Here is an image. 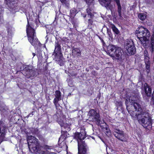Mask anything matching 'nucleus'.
I'll use <instances>...</instances> for the list:
<instances>
[{"label":"nucleus","mask_w":154,"mask_h":154,"mask_svg":"<svg viewBox=\"0 0 154 154\" xmlns=\"http://www.w3.org/2000/svg\"><path fill=\"white\" fill-rule=\"evenodd\" d=\"M144 86L145 91L146 95L148 97H150L151 96L152 93L151 88L147 83H145Z\"/></svg>","instance_id":"obj_16"},{"label":"nucleus","mask_w":154,"mask_h":154,"mask_svg":"<svg viewBox=\"0 0 154 154\" xmlns=\"http://www.w3.org/2000/svg\"><path fill=\"white\" fill-rule=\"evenodd\" d=\"M104 132L107 136H109L111 134V132L109 129L107 128H106L104 130Z\"/></svg>","instance_id":"obj_22"},{"label":"nucleus","mask_w":154,"mask_h":154,"mask_svg":"<svg viewBox=\"0 0 154 154\" xmlns=\"http://www.w3.org/2000/svg\"><path fill=\"white\" fill-rule=\"evenodd\" d=\"M72 53L73 55L75 57L80 56L81 54L80 50L77 48L72 50Z\"/></svg>","instance_id":"obj_18"},{"label":"nucleus","mask_w":154,"mask_h":154,"mask_svg":"<svg viewBox=\"0 0 154 154\" xmlns=\"http://www.w3.org/2000/svg\"><path fill=\"white\" fill-rule=\"evenodd\" d=\"M26 33L28 40L32 45L35 46L39 45L40 43L36 37L34 29L29 26H27Z\"/></svg>","instance_id":"obj_5"},{"label":"nucleus","mask_w":154,"mask_h":154,"mask_svg":"<svg viewBox=\"0 0 154 154\" xmlns=\"http://www.w3.org/2000/svg\"><path fill=\"white\" fill-rule=\"evenodd\" d=\"M144 55L146 67H149L151 65L150 60L149 58L148 52L147 50L146 49L144 50Z\"/></svg>","instance_id":"obj_13"},{"label":"nucleus","mask_w":154,"mask_h":154,"mask_svg":"<svg viewBox=\"0 0 154 154\" xmlns=\"http://www.w3.org/2000/svg\"><path fill=\"white\" fill-rule=\"evenodd\" d=\"M136 34H137V37L141 44L144 47L146 48L149 41L147 38H149L150 36L149 31L146 28L140 27L136 30Z\"/></svg>","instance_id":"obj_2"},{"label":"nucleus","mask_w":154,"mask_h":154,"mask_svg":"<svg viewBox=\"0 0 154 154\" xmlns=\"http://www.w3.org/2000/svg\"><path fill=\"white\" fill-rule=\"evenodd\" d=\"M87 147L82 148H78L79 154H86L87 150Z\"/></svg>","instance_id":"obj_20"},{"label":"nucleus","mask_w":154,"mask_h":154,"mask_svg":"<svg viewBox=\"0 0 154 154\" xmlns=\"http://www.w3.org/2000/svg\"><path fill=\"white\" fill-rule=\"evenodd\" d=\"M33 112H32V113H30V114H29L28 115V116H32V115H33Z\"/></svg>","instance_id":"obj_34"},{"label":"nucleus","mask_w":154,"mask_h":154,"mask_svg":"<svg viewBox=\"0 0 154 154\" xmlns=\"http://www.w3.org/2000/svg\"><path fill=\"white\" fill-rule=\"evenodd\" d=\"M62 127H63L66 130L69 131L70 130L69 125H67L66 124H64L63 125H61Z\"/></svg>","instance_id":"obj_26"},{"label":"nucleus","mask_w":154,"mask_h":154,"mask_svg":"<svg viewBox=\"0 0 154 154\" xmlns=\"http://www.w3.org/2000/svg\"><path fill=\"white\" fill-rule=\"evenodd\" d=\"M108 34L109 35V32H108Z\"/></svg>","instance_id":"obj_39"},{"label":"nucleus","mask_w":154,"mask_h":154,"mask_svg":"<svg viewBox=\"0 0 154 154\" xmlns=\"http://www.w3.org/2000/svg\"><path fill=\"white\" fill-rule=\"evenodd\" d=\"M9 29H10V28H9L8 29V33H9L10 34H11V29H10V30H9Z\"/></svg>","instance_id":"obj_32"},{"label":"nucleus","mask_w":154,"mask_h":154,"mask_svg":"<svg viewBox=\"0 0 154 154\" xmlns=\"http://www.w3.org/2000/svg\"><path fill=\"white\" fill-rule=\"evenodd\" d=\"M87 13L88 14V16L91 18H92L94 17L93 11L90 9V8H87L86 10Z\"/></svg>","instance_id":"obj_19"},{"label":"nucleus","mask_w":154,"mask_h":154,"mask_svg":"<svg viewBox=\"0 0 154 154\" xmlns=\"http://www.w3.org/2000/svg\"><path fill=\"white\" fill-rule=\"evenodd\" d=\"M111 28L113 32L116 34H118L119 32V30L116 28L115 26L112 25L111 27Z\"/></svg>","instance_id":"obj_21"},{"label":"nucleus","mask_w":154,"mask_h":154,"mask_svg":"<svg viewBox=\"0 0 154 154\" xmlns=\"http://www.w3.org/2000/svg\"><path fill=\"white\" fill-rule=\"evenodd\" d=\"M88 115L89 116V118L91 117V121L95 122L98 125L100 124V119L99 113L94 110L92 109L89 112Z\"/></svg>","instance_id":"obj_9"},{"label":"nucleus","mask_w":154,"mask_h":154,"mask_svg":"<svg viewBox=\"0 0 154 154\" xmlns=\"http://www.w3.org/2000/svg\"><path fill=\"white\" fill-rule=\"evenodd\" d=\"M5 1H7V2H8V3H10L11 1V0H5Z\"/></svg>","instance_id":"obj_31"},{"label":"nucleus","mask_w":154,"mask_h":154,"mask_svg":"<svg viewBox=\"0 0 154 154\" xmlns=\"http://www.w3.org/2000/svg\"><path fill=\"white\" fill-rule=\"evenodd\" d=\"M113 134L114 136L115 135L116 133L119 134L121 133H122V132H123L122 131L120 130L118 128H115L113 129Z\"/></svg>","instance_id":"obj_24"},{"label":"nucleus","mask_w":154,"mask_h":154,"mask_svg":"<svg viewBox=\"0 0 154 154\" xmlns=\"http://www.w3.org/2000/svg\"><path fill=\"white\" fill-rule=\"evenodd\" d=\"M42 147L49 152H51V150L53 149V147L52 146H50L47 145H44L42 146H41L38 142L29 144V150L32 153H36L40 152Z\"/></svg>","instance_id":"obj_4"},{"label":"nucleus","mask_w":154,"mask_h":154,"mask_svg":"<svg viewBox=\"0 0 154 154\" xmlns=\"http://www.w3.org/2000/svg\"><path fill=\"white\" fill-rule=\"evenodd\" d=\"M3 11L2 9L0 8V15H1V14L2 12Z\"/></svg>","instance_id":"obj_33"},{"label":"nucleus","mask_w":154,"mask_h":154,"mask_svg":"<svg viewBox=\"0 0 154 154\" xmlns=\"http://www.w3.org/2000/svg\"><path fill=\"white\" fill-rule=\"evenodd\" d=\"M152 99L153 103L154 105V91H153V93L152 94Z\"/></svg>","instance_id":"obj_27"},{"label":"nucleus","mask_w":154,"mask_h":154,"mask_svg":"<svg viewBox=\"0 0 154 154\" xmlns=\"http://www.w3.org/2000/svg\"><path fill=\"white\" fill-rule=\"evenodd\" d=\"M140 98L137 94H133L128 95L126 99L125 103L127 105L130 102L133 104H131L132 109L133 108L135 109L134 111L129 110V107L127 106V109L131 116L137 119L139 123L142 125L145 128L148 130L152 128L151 119L148 112L142 108L138 102H139Z\"/></svg>","instance_id":"obj_1"},{"label":"nucleus","mask_w":154,"mask_h":154,"mask_svg":"<svg viewBox=\"0 0 154 154\" xmlns=\"http://www.w3.org/2000/svg\"><path fill=\"white\" fill-rule=\"evenodd\" d=\"M124 46L129 54L132 55L134 54L135 48L132 40H127Z\"/></svg>","instance_id":"obj_10"},{"label":"nucleus","mask_w":154,"mask_h":154,"mask_svg":"<svg viewBox=\"0 0 154 154\" xmlns=\"http://www.w3.org/2000/svg\"><path fill=\"white\" fill-rule=\"evenodd\" d=\"M6 126L4 123L0 121V144L2 142L5 133Z\"/></svg>","instance_id":"obj_11"},{"label":"nucleus","mask_w":154,"mask_h":154,"mask_svg":"<svg viewBox=\"0 0 154 154\" xmlns=\"http://www.w3.org/2000/svg\"><path fill=\"white\" fill-rule=\"evenodd\" d=\"M86 133L85 131L79 133L77 132L75 133L74 138L77 141L78 149L87 147V146L83 140L86 137Z\"/></svg>","instance_id":"obj_6"},{"label":"nucleus","mask_w":154,"mask_h":154,"mask_svg":"<svg viewBox=\"0 0 154 154\" xmlns=\"http://www.w3.org/2000/svg\"><path fill=\"white\" fill-rule=\"evenodd\" d=\"M67 72H68V73H69L70 75H72V73H71V72H69L68 71Z\"/></svg>","instance_id":"obj_36"},{"label":"nucleus","mask_w":154,"mask_h":154,"mask_svg":"<svg viewBox=\"0 0 154 154\" xmlns=\"http://www.w3.org/2000/svg\"><path fill=\"white\" fill-rule=\"evenodd\" d=\"M152 54L154 51V31L153 32L150 38V42L146 48Z\"/></svg>","instance_id":"obj_12"},{"label":"nucleus","mask_w":154,"mask_h":154,"mask_svg":"<svg viewBox=\"0 0 154 154\" xmlns=\"http://www.w3.org/2000/svg\"><path fill=\"white\" fill-rule=\"evenodd\" d=\"M116 2L118 6L119 15L120 17H122V7L120 4L119 0H114ZM101 5L106 8L107 9L111 10L113 8L114 5L112 4L111 0H99Z\"/></svg>","instance_id":"obj_7"},{"label":"nucleus","mask_w":154,"mask_h":154,"mask_svg":"<svg viewBox=\"0 0 154 154\" xmlns=\"http://www.w3.org/2000/svg\"><path fill=\"white\" fill-rule=\"evenodd\" d=\"M55 98L54 100V103L56 106V104L59 100H61V92L59 91H57L55 92Z\"/></svg>","instance_id":"obj_15"},{"label":"nucleus","mask_w":154,"mask_h":154,"mask_svg":"<svg viewBox=\"0 0 154 154\" xmlns=\"http://www.w3.org/2000/svg\"><path fill=\"white\" fill-rule=\"evenodd\" d=\"M107 49L108 53L111 57L118 59L121 58L122 53L121 48L109 45L107 47Z\"/></svg>","instance_id":"obj_3"},{"label":"nucleus","mask_w":154,"mask_h":154,"mask_svg":"<svg viewBox=\"0 0 154 154\" xmlns=\"http://www.w3.org/2000/svg\"><path fill=\"white\" fill-rule=\"evenodd\" d=\"M65 72H66V73H67V72H67V70H65Z\"/></svg>","instance_id":"obj_38"},{"label":"nucleus","mask_w":154,"mask_h":154,"mask_svg":"<svg viewBox=\"0 0 154 154\" xmlns=\"http://www.w3.org/2000/svg\"><path fill=\"white\" fill-rule=\"evenodd\" d=\"M37 131V129H35V131H34L33 132H32V133H36V131Z\"/></svg>","instance_id":"obj_35"},{"label":"nucleus","mask_w":154,"mask_h":154,"mask_svg":"<svg viewBox=\"0 0 154 154\" xmlns=\"http://www.w3.org/2000/svg\"><path fill=\"white\" fill-rule=\"evenodd\" d=\"M86 15H85V16H84V17H86Z\"/></svg>","instance_id":"obj_40"},{"label":"nucleus","mask_w":154,"mask_h":154,"mask_svg":"<svg viewBox=\"0 0 154 154\" xmlns=\"http://www.w3.org/2000/svg\"><path fill=\"white\" fill-rule=\"evenodd\" d=\"M151 150L154 153V144L153 145L152 147L151 148Z\"/></svg>","instance_id":"obj_30"},{"label":"nucleus","mask_w":154,"mask_h":154,"mask_svg":"<svg viewBox=\"0 0 154 154\" xmlns=\"http://www.w3.org/2000/svg\"><path fill=\"white\" fill-rule=\"evenodd\" d=\"M146 15L143 13L140 14L138 15L139 18L141 20H144L146 18Z\"/></svg>","instance_id":"obj_23"},{"label":"nucleus","mask_w":154,"mask_h":154,"mask_svg":"<svg viewBox=\"0 0 154 154\" xmlns=\"http://www.w3.org/2000/svg\"><path fill=\"white\" fill-rule=\"evenodd\" d=\"M61 2L63 4H64L67 7H69V3L68 1L66 0H62L61 1Z\"/></svg>","instance_id":"obj_25"},{"label":"nucleus","mask_w":154,"mask_h":154,"mask_svg":"<svg viewBox=\"0 0 154 154\" xmlns=\"http://www.w3.org/2000/svg\"><path fill=\"white\" fill-rule=\"evenodd\" d=\"M115 137L119 140L122 141H126L127 138L123 132L119 134L116 133Z\"/></svg>","instance_id":"obj_14"},{"label":"nucleus","mask_w":154,"mask_h":154,"mask_svg":"<svg viewBox=\"0 0 154 154\" xmlns=\"http://www.w3.org/2000/svg\"><path fill=\"white\" fill-rule=\"evenodd\" d=\"M27 141L28 143V146L29 144H32L33 143H35L38 142V139L34 136H30L28 137L27 139Z\"/></svg>","instance_id":"obj_17"},{"label":"nucleus","mask_w":154,"mask_h":154,"mask_svg":"<svg viewBox=\"0 0 154 154\" xmlns=\"http://www.w3.org/2000/svg\"><path fill=\"white\" fill-rule=\"evenodd\" d=\"M88 21H89V24H92V23H93V21L92 20L90 19H89L88 20Z\"/></svg>","instance_id":"obj_28"},{"label":"nucleus","mask_w":154,"mask_h":154,"mask_svg":"<svg viewBox=\"0 0 154 154\" xmlns=\"http://www.w3.org/2000/svg\"><path fill=\"white\" fill-rule=\"evenodd\" d=\"M3 19L1 16V15H0V23H1L2 22Z\"/></svg>","instance_id":"obj_29"},{"label":"nucleus","mask_w":154,"mask_h":154,"mask_svg":"<svg viewBox=\"0 0 154 154\" xmlns=\"http://www.w3.org/2000/svg\"><path fill=\"white\" fill-rule=\"evenodd\" d=\"M32 55H33V57L35 56V54L34 53H32Z\"/></svg>","instance_id":"obj_37"},{"label":"nucleus","mask_w":154,"mask_h":154,"mask_svg":"<svg viewBox=\"0 0 154 154\" xmlns=\"http://www.w3.org/2000/svg\"><path fill=\"white\" fill-rule=\"evenodd\" d=\"M53 56L54 57L55 60L60 62V66H62V64H63V62L64 59L63 57L62 54L61 52L60 46L56 42L55 44V48Z\"/></svg>","instance_id":"obj_8"},{"label":"nucleus","mask_w":154,"mask_h":154,"mask_svg":"<svg viewBox=\"0 0 154 154\" xmlns=\"http://www.w3.org/2000/svg\"><path fill=\"white\" fill-rule=\"evenodd\" d=\"M63 143L64 144V143Z\"/></svg>","instance_id":"obj_41"}]
</instances>
